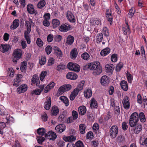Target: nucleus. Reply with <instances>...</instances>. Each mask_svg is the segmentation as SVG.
<instances>
[{"label": "nucleus", "instance_id": "obj_19", "mask_svg": "<svg viewBox=\"0 0 147 147\" xmlns=\"http://www.w3.org/2000/svg\"><path fill=\"white\" fill-rule=\"evenodd\" d=\"M114 65L111 64L107 65L105 66L106 72L107 73L112 74L114 69Z\"/></svg>", "mask_w": 147, "mask_h": 147}, {"label": "nucleus", "instance_id": "obj_57", "mask_svg": "<svg viewBox=\"0 0 147 147\" xmlns=\"http://www.w3.org/2000/svg\"><path fill=\"white\" fill-rule=\"evenodd\" d=\"M52 50V48L51 46L48 45L45 48V51L47 55L50 54Z\"/></svg>", "mask_w": 147, "mask_h": 147}, {"label": "nucleus", "instance_id": "obj_13", "mask_svg": "<svg viewBox=\"0 0 147 147\" xmlns=\"http://www.w3.org/2000/svg\"><path fill=\"white\" fill-rule=\"evenodd\" d=\"M125 23L126 24L123 25V34L126 35L128 32L130 34L131 32L127 21L125 20Z\"/></svg>", "mask_w": 147, "mask_h": 147}, {"label": "nucleus", "instance_id": "obj_31", "mask_svg": "<svg viewBox=\"0 0 147 147\" xmlns=\"http://www.w3.org/2000/svg\"><path fill=\"white\" fill-rule=\"evenodd\" d=\"M92 94V90L89 89L85 90L84 92V95L85 97L89 98L91 97Z\"/></svg>", "mask_w": 147, "mask_h": 147}, {"label": "nucleus", "instance_id": "obj_24", "mask_svg": "<svg viewBox=\"0 0 147 147\" xmlns=\"http://www.w3.org/2000/svg\"><path fill=\"white\" fill-rule=\"evenodd\" d=\"M97 101L94 98H92L90 100V107L91 108H96L98 107Z\"/></svg>", "mask_w": 147, "mask_h": 147}, {"label": "nucleus", "instance_id": "obj_60", "mask_svg": "<svg viewBox=\"0 0 147 147\" xmlns=\"http://www.w3.org/2000/svg\"><path fill=\"white\" fill-rule=\"evenodd\" d=\"M55 59L52 57H50L48 60L47 65L51 66L54 63Z\"/></svg>", "mask_w": 147, "mask_h": 147}, {"label": "nucleus", "instance_id": "obj_27", "mask_svg": "<svg viewBox=\"0 0 147 147\" xmlns=\"http://www.w3.org/2000/svg\"><path fill=\"white\" fill-rule=\"evenodd\" d=\"M51 99L50 97L47 99L44 103V108L47 110H49L51 107Z\"/></svg>", "mask_w": 147, "mask_h": 147}, {"label": "nucleus", "instance_id": "obj_48", "mask_svg": "<svg viewBox=\"0 0 147 147\" xmlns=\"http://www.w3.org/2000/svg\"><path fill=\"white\" fill-rule=\"evenodd\" d=\"M42 92V90L39 89H36L33 90L31 92V94L32 96H33L34 94L36 95H39Z\"/></svg>", "mask_w": 147, "mask_h": 147}, {"label": "nucleus", "instance_id": "obj_43", "mask_svg": "<svg viewBox=\"0 0 147 147\" xmlns=\"http://www.w3.org/2000/svg\"><path fill=\"white\" fill-rule=\"evenodd\" d=\"M103 38V34L102 33L98 34L96 36V42L97 43L101 42Z\"/></svg>", "mask_w": 147, "mask_h": 147}, {"label": "nucleus", "instance_id": "obj_17", "mask_svg": "<svg viewBox=\"0 0 147 147\" xmlns=\"http://www.w3.org/2000/svg\"><path fill=\"white\" fill-rule=\"evenodd\" d=\"M66 127V126L64 124H60L56 126L55 129L57 132L61 133L65 130Z\"/></svg>", "mask_w": 147, "mask_h": 147}, {"label": "nucleus", "instance_id": "obj_28", "mask_svg": "<svg viewBox=\"0 0 147 147\" xmlns=\"http://www.w3.org/2000/svg\"><path fill=\"white\" fill-rule=\"evenodd\" d=\"M79 114L81 115H83L85 114L86 111V107L82 106L78 108Z\"/></svg>", "mask_w": 147, "mask_h": 147}, {"label": "nucleus", "instance_id": "obj_16", "mask_svg": "<svg viewBox=\"0 0 147 147\" xmlns=\"http://www.w3.org/2000/svg\"><path fill=\"white\" fill-rule=\"evenodd\" d=\"M27 9L28 12L30 14H35L36 15L38 13L37 11L34 9V6L32 4L28 5L27 6Z\"/></svg>", "mask_w": 147, "mask_h": 147}, {"label": "nucleus", "instance_id": "obj_35", "mask_svg": "<svg viewBox=\"0 0 147 147\" xmlns=\"http://www.w3.org/2000/svg\"><path fill=\"white\" fill-rule=\"evenodd\" d=\"M52 23L53 28H55L58 27L60 24V21L57 19H54L52 20Z\"/></svg>", "mask_w": 147, "mask_h": 147}, {"label": "nucleus", "instance_id": "obj_33", "mask_svg": "<svg viewBox=\"0 0 147 147\" xmlns=\"http://www.w3.org/2000/svg\"><path fill=\"white\" fill-rule=\"evenodd\" d=\"M66 66L62 63L58 64L57 66L56 69L59 71H61L66 68Z\"/></svg>", "mask_w": 147, "mask_h": 147}, {"label": "nucleus", "instance_id": "obj_39", "mask_svg": "<svg viewBox=\"0 0 147 147\" xmlns=\"http://www.w3.org/2000/svg\"><path fill=\"white\" fill-rule=\"evenodd\" d=\"M90 23L94 25H101V24L100 20L98 18H95L92 20H91Z\"/></svg>", "mask_w": 147, "mask_h": 147}, {"label": "nucleus", "instance_id": "obj_9", "mask_svg": "<svg viewBox=\"0 0 147 147\" xmlns=\"http://www.w3.org/2000/svg\"><path fill=\"white\" fill-rule=\"evenodd\" d=\"M66 16L67 20L70 22L74 23L76 22L75 17L71 11H68L66 13Z\"/></svg>", "mask_w": 147, "mask_h": 147}, {"label": "nucleus", "instance_id": "obj_51", "mask_svg": "<svg viewBox=\"0 0 147 147\" xmlns=\"http://www.w3.org/2000/svg\"><path fill=\"white\" fill-rule=\"evenodd\" d=\"M36 43L39 47H41L43 46V42L40 38H37L36 41Z\"/></svg>", "mask_w": 147, "mask_h": 147}, {"label": "nucleus", "instance_id": "obj_52", "mask_svg": "<svg viewBox=\"0 0 147 147\" xmlns=\"http://www.w3.org/2000/svg\"><path fill=\"white\" fill-rule=\"evenodd\" d=\"M102 33V34H104L105 36L107 37L109 36V30L106 27H105L103 28Z\"/></svg>", "mask_w": 147, "mask_h": 147}, {"label": "nucleus", "instance_id": "obj_20", "mask_svg": "<svg viewBox=\"0 0 147 147\" xmlns=\"http://www.w3.org/2000/svg\"><path fill=\"white\" fill-rule=\"evenodd\" d=\"M19 21L17 19H15L10 26L11 30H13L18 28L19 25Z\"/></svg>", "mask_w": 147, "mask_h": 147}, {"label": "nucleus", "instance_id": "obj_46", "mask_svg": "<svg viewBox=\"0 0 147 147\" xmlns=\"http://www.w3.org/2000/svg\"><path fill=\"white\" fill-rule=\"evenodd\" d=\"M81 57L84 59L88 60L89 59L90 55L88 53L85 52L82 54Z\"/></svg>", "mask_w": 147, "mask_h": 147}, {"label": "nucleus", "instance_id": "obj_6", "mask_svg": "<svg viewBox=\"0 0 147 147\" xmlns=\"http://www.w3.org/2000/svg\"><path fill=\"white\" fill-rule=\"evenodd\" d=\"M22 51L21 49H18L14 50L13 55L14 57L13 61L17 62L16 60L20 59L22 56Z\"/></svg>", "mask_w": 147, "mask_h": 147}, {"label": "nucleus", "instance_id": "obj_54", "mask_svg": "<svg viewBox=\"0 0 147 147\" xmlns=\"http://www.w3.org/2000/svg\"><path fill=\"white\" fill-rule=\"evenodd\" d=\"M123 64L122 62L119 63L116 66V71L117 72L120 71L121 69L123 67Z\"/></svg>", "mask_w": 147, "mask_h": 147}, {"label": "nucleus", "instance_id": "obj_1", "mask_svg": "<svg viewBox=\"0 0 147 147\" xmlns=\"http://www.w3.org/2000/svg\"><path fill=\"white\" fill-rule=\"evenodd\" d=\"M87 67L91 70L94 71L93 74L95 76L99 75L102 71V68L100 65V63L98 61L88 63Z\"/></svg>", "mask_w": 147, "mask_h": 147}, {"label": "nucleus", "instance_id": "obj_18", "mask_svg": "<svg viewBox=\"0 0 147 147\" xmlns=\"http://www.w3.org/2000/svg\"><path fill=\"white\" fill-rule=\"evenodd\" d=\"M78 77L77 74L72 72L68 73L66 75V78L71 80H75L77 79Z\"/></svg>", "mask_w": 147, "mask_h": 147}, {"label": "nucleus", "instance_id": "obj_36", "mask_svg": "<svg viewBox=\"0 0 147 147\" xmlns=\"http://www.w3.org/2000/svg\"><path fill=\"white\" fill-rule=\"evenodd\" d=\"M25 26L27 30L25 31L24 32H27L28 33H30L31 30V24L29 21H26Z\"/></svg>", "mask_w": 147, "mask_h": 147}, {"label": "nucleus", "instance_id": "obj_7", "mask_svg": "<svg viewBox=\"0 0 147 147\" xmlns=\"http://www.w3.org/2000/svg\"><path fill=\"white\" fill-rule=\"evenodd\" d=\"M72 88L71 86L69 84H64L60 87L58 89L59 92V94H62L65 92L68 91L70 90Z\"/></svg>", "mask_w": 147, "mask_h": 147}, {"label": "nucleus", "instance_id": "obj_58", "mask_svg": "<svg viewBox=\"0 0 147 147\" xmlns=\"http://www.w3.org/2000/svg\"><path fill=\"white\" fill-rule=\"evenodd\" d=\"M55 52L57 54V57L60 58L62 56V53L61 51L58 48L55 51Z\"/></svg>", "mask_w": 147, "mask_h": 147}, {"label": "nucleus", "instance_id": "obj_44", "mask_svg": "<svg viewBox=\"0 0 147 147\" xmlns=\"http://www.w3.org/2000/svg\"><path fill=\"white\" fill-rule=\"evenodd\" d=\"M46 2L45 0H41L37 4V7L40 9L42 8L45 5Z\"/></svg>", "mask_w": 147, "mask_h": 147}, {"label": "nucleus", "instance_id": "obj_42", "mask_svg": "<svg viewBox=\"0 0 147 147\" xmlns=\"http://www.w3.org/2000/svg\"><path fill=\"white\" fill-rule=\"evenodd\" d=\"M30 33H28L27 32H24V37L27 41L28 44H29L31 42V38L29 35Z\"/></svg>", "mask_w": 147, "mask_h": 147}, {"label": "nucleus", "instance_id": "obj_4", "mask_svg": "<svg viewBox=\"0 0 147 147\" xmlns=\"http://www.w3.org/2000/svg\"><path fill=\"white\" fill-rule=\"evenodd\" d=\"M118 127L115 125H113L109 130L110 136L111 138H114L117 136L118 133Z\"/></svg>", "mask_w": 147, "mask_h": 147}, {"label": "nucleus", "instance_id": "obj_59", "mask_svg": "<svg viewBox=\"0 0 147 147\" xmlns=\"http://www.w3.org/2000/svg\"><path fill=\"white\" fill-rule=\"evenodd\" d=\"M117 60V55L116 54H112L111 57V60L113 62H115Z\"/></svg>", "mask_w": 147, "mask_h": 147}, {"label": "nucleus", "instance_id": "obj_3", "mask_svg": "<svg viewBox=\"0 0 147 147\" xmlns=\"http://www.w3.org/2000/svg\"><path fill=\"white\" fill-rule=\"evenodd\" d=\"M139 121V115L137 113L135 112L132 113L130 117L129 124L131 127H134Z\"/></svg>", "mask_w": 147, "mask_h": 147}, {"label": "nucleus", "instance_id": "obj_26", "mask_svg": "<svg viewBox=\"0 0 147 147\" xmlns=\"http://www.w3.org/2000/svg\"><path fill=\"white\" fill-rule=\"evenodd\" d=\"M59 99L67 107L69 104V101L68 98L65 96H61L59 97Z\"/></svg>", "mask_w": 147, "mask_h": 147}, {"label": "nucleus", "instance_id": "obj_49", "mask_svg": "<svg viewBox=\"0 0 147 147\" xmlns=\"http://www.w3.org/2000/svg\"><path fill=\"white\" fill-rule=\"evenodd\" d=\"M107 15L106 17L107 19V21L111 25L113 23V16L112 14H109H109H107Z\"/></svg>", "mask_w": 147, "mask_h": 147}, {"label": "nucleus", "instance_id": "obj_14", "mask_svg": "<svg viewBox=\"0 0 147 147\" xmlns=\"http://www.w3.org/2000/svg\"><path fill=\"white\" fill-rule=\"evenodd\" d=\"M27 89V86L25 84H22L17 89V92L19 94L25 92Z\"/></svg>", "mask_w": 147, "mask_h": 147}, {"label": "nucleus", "instance_id": "obj_63", "mask_svg": "<svg viewBox=\"0 0 147 147\" xmlns=\"http://www.w3.org/2000/svg\"><path fill=\"white\" fill-rule=\"evenodd\" d=\"M128 127L126 122L124 121L122 123V127L123 130L126 131L128 128Z\"/></svg>", "mask_w": 147, "mask_h": 147}, {"label": "nucleus", "instance_id": "obj_22", "mask_svg": "<svg viewBox=\"0 0 147 147\" xmlns=\"http://www.w3.org/2000/svg\"><path fill=\"white\" fill-rule=\"evenodd\" d=\"M55 85V84L54 82H52L48 84L45 88L44 92L47 93L48 92L50 89L53 88Z\"/></svg>", "mask_w": 147, "mask_h": 147}, {"label": "nucleus", "instance_id": "obj_25", "mask_svg": "<svg viewBox=\"0 0 147 147\" xmlns=\"http://www.w3.org/2000/svg\"><path fill=\"white\" fill-rule=\"evenodd\" d=\"M74 40V37L70 35H69L67 38L66 44L67 45H71L73 43Z\"/></svg>", "mask_w": 147, "mask_h": 147}, {"label": "nucleus", "instance_id": "obj_30", "mask_svg": "<svg viewBox=\"0 0 147 147\" xmlns=\"http://www.w3.org/2000/svg\"><path fill=\"white\" fill-rule=\"evenodd\" d=\"M135 126V127L133 129L134 132L135 134H138L142 131V125L141 124H140Z\"/></svg>", "mask_w": 147, "mask_h": 147}, {"label": "nucleus", "instance_id": "obj_15", "mask_svg": "<svg viewBox=\"0 0 147 147\" xmlns=\"http://www.w3.org/2000/svg\"><path fill=\"white\" fill-rule=\"evenodd\" d=\"M110 81L109 78L106 76H103L100 79V83L103 86L107 85Z\"/></svg>", "mask_w": 147, "mask_h": 147}, {"label": "nucleus", "instance_id": "obj_40", "mask_svg": "<svg viewBox=\"0 0 147 147\" xmlns=\"http://www.w3.org/2000/svg\"><path fill=\"white\" fill-rule=\"evenodd\" d=\"M86 126L85 124L81 123L79 125V130L80 133L84 134L85 132Z\"/></svg>", "mask_w": 147, "mask_h": 147}, {"label": "nucleus", "instance_id": "obj_23", "mask_svg": "<svg viewBox=\"0 0 147 147\" xmlns=\"http://www.w3.org/2000/svg\"><path fill=\"white\" fill-rule=\"evenodd\" d=\"M111 49L108 47H106L100 52V55L102 56H105L108 55L110 52Z\"/></svg>", "mask_w": 147, "mask_h": 147}, {"label": "nucleus", "instance_id": "obj_47", "mask_svg": "<svg viewBox=\"0 0 147 147\" xmlns=\"http://www.w3.org/2000/svg\"><path fill=\"white\" fill-rule=\"evenodd\" d=\"M140 144L147 146V138L145 139L142 137H140Z\"/></svg>", "mask_w": 147, "mask_h": 147}, {"label": "nucleus", "instance_id": "obj_56", "mask_svg": "<svg viewBox=\"0 0 147 147\" xmlns=\"http://www.w3.org/2000/svg\"><path fill=\"white\" fill-rule=\"evenodd\" d=\"M134 9V8L132 7L129 9L128 16L130 18H131L134 15L135 12V11L133 10V9Z\"/></svg>", "mask_w": 147, "mask_h": 147}, {"label": "nucleus", "instance_id": "obj_34", "mask_svg": "<svg viewBox=\"0 0 147 147\" xmlns=\"http://www.w3.org/2000/svg\"><path fill=\"white\" fill-rule=\"evenodd\" d=\"M51 112L53 115L55 116L57 115L59 113L58 107L55 106H53L52 108Z\"/></svg>", "mask_w": 147, "mask_h": 147}, {"label": "nucleus", "instance_id": "obj_29", "mask_svg": "<svg viewBox=\"0 0 147 147\" xmlns=\"http://www.w3.org/2000/svg\"><path fill=\"white\" fill-rule=\"evenodd\" d=\"M120 85L121 88L125 91H127L128 88L127 82L125 80L122 81L120 83Z\"/></svg>", "mask_w": 147, "mask_h": 147}, {"label": "nucleus", "instance_id": "obj_61", "mask_svg": "<svg viewBox=\"0 0 147 147\" xmlns=\"http://www.w3.org/2000/svg\"><path fill=\"white\" fill-rule=\"evenodd\" d=\"M72 118L74 119V120H75L77 119L78 117V112L74 110H73L72 113Z\"/></svg>", "mask_w": 147, "mask_h": 147}, {"label": "nucleus", "instance_id": "obj_8", "mask_svg": "<svg viewBox=\"0 0 147 147\" xmlns=\"http://www.w3.org/2000/svg\"><path fill=\"white\" fill-rule=\"evenodd\" d=\"M71 28L70 25L67 23L62 24L59 27V30L62 32H66L70 30Z\"/></svg>", "mask_w": 147, "mask_h": 147}, {"label": "nucleus", "instance_id": "obj_53", "mask_svg": "<svg viewBox=\"0 0 147 147\" xmlns=\"http://www.w3.org/2000/svg\"><path fill=\"white\" fill-rule=\"evenodd\" d=\"M47 72L45 71H43L42 72L40 75V78L41 81H42L45 77L47 76Z\"/></svg>", "mask_w": 147, "mask_h": 147}, {"label": "nucleus", "instance_id": "obj_12", "mask_svg": "<svg viewBox=\"0 0 147 147\" xmlns=\"http://www.w3.org/2000/svg\"><path fill=\"white\" fill-rule=\"evenodd\" d=\"M31 85H36L37 86H39L40 84V80L38 76L37 75H34L31 79Z\"/></svg>", "mask_w": 147, "mask_h": 147}, {"label": "nucleus", "instance_id": "obj_21", "mask_svg": "<svg viewBox=\"0 0 147 147\" xmlns=\"http://www.w3.org/2000/svg\"><path fill=\"white\" fill-rule=\"evenodd\" d=\"M10 47L8 45L1 44L0 46V51L3 53L6 52L8 51Z\"/></svg>", "mask_w": 147, "mask_h": 147}, {"label": "nucleus", "instance_id": "obj_37", "mask_svg": "<svg viewBox=\"0 0 147 147\" xmlns=\"http://www.w3.org/2000/svg\"><path fill=\"white\" fill-rule=\"evenodd\" d=\"M27 64V62L24 61L23 62H22L20 69L21 71L22 72H25L26 69V65Z\"/></svg>", "mask_w": 147, "mask_h": 147}, {"label": "nucleus", "instance_id": "obj_10", "mask_svg": "<svg viewBox=\"0 0 147 147\" xmlns=\"http://www.w3.org/2000/svg\"><path fill=\"white\" fill-rule=\"evenodd\" d=\"M129 98L127 96H124L123 100L122 103L123 107L125 109L127 110L130 108V102Z\"/></svg>", "mask_w": 147, "mask_h": 147}, {"label": "nucleus", "instance_id": "obj_2", "mask_svg": "<svg viewBox=\"0 0 147 147\" xmlns=\"http://www.w3.org/2000/svg\"><path fill=\"white\" fill-rule=\"evenodd\" d=\"M85 83L84 81H81L79 83L77 87L73 90L69 96V98L71 100H73L78 95L79 92L82 90Z\"/></svg>", "mask_w": 147, "mask_h": 147}, {"label": "nucleus", "instance_id": "obj_5", "mask_svg": "<svg viewBox=\"0 0 147 147\" xmlns=\"http://www.w3.org/2000/svg\"><path fill=\"white\" fill-rule=\"evenodd\" d=\"M67 68L70 70L78 72L80 70V66L76 63L71 62L69 63L67 65Z\"/></svg>", "mask_w": 147, "mask_h": 147}, {"label": "nucleus", "instance_id": "obj_50", "mask_svg": "<svg viewBox=\"0 0 147 147\" xmlns=\"http://www.w3.org/2000/svg\"><path fill=\"white\" fill-rule=\"evenodd\" d=\"M8 75L10 77H13L14 74V71L12 68L10 67L8 68L7 71Z\"/></svg>", "mask_w": 147, "mask_h": 147}, {"label": "nucleus", "instance_id": "obj_62", "mask_svg": "<svg viewBox=\"0 0 147 147\" xmlns=\"http://www.w3.org/2000/svg\"><path fill=\"white\" fill-rule=\"evenodd\" d=\"M75 145L76 147H84V144L80 140H78L75 143Z\"/></svg>", "mask_w": 147, "mask_h": 147}, {"label": "nucleus", "instance_id": "obj_11", "mask_svg": "<svg viewBox=\"0 0 147 147\" xmlns=\"http://www.w3.org/2000/svg\"><path fill=\"white\" fill-rule=\"evenodd\" d=\"M45 138H48L50 140H54L56 138L57 135L55 132L51 131L48 132L47 134H45Z\"/></svg>", "mask_w": 147, "mask_h": 147}, {"label": "nucleus", "instance_id": "obj_45", "mask_svg": "<svg viewBox=\"0 0 147 147\" xmlns=\"http://www.w3.org/2000/svg\"><path fill=\"white\" fill-rule=\"evenodd\" d=\"M36 132L38 135L43 136L46 132V130L44 128H40L37 129Z\"/></svg>", "mask_w": 147, "mask_h": 147}, {"label": "nucleus", "instance_id": "obj_41", "mask_svg": "<svg viewBox=\"0 0 147 147\" xmlns=\"http://www.w3.org/2000/svg\"><path fill=\"white\" fill-rule=\"evenodd\" d=\"M139 118L140 121L144 123L146 121L145 116L144 113L142 112H141L139 113Z\"/></svg>", "mask_w": 147, "mask_h": 147}, {"label": "nucleus", "instance_id": "obj_32", "mask_svg": "<svg viewBox=\"0 0 147 147\" xmlns=\"http://www.w3.org/2000/svg\"><path fill=\"white\" fill-rule=\"evenodd\" d=\"M78 54L77 49H73L70 52L71 58L73 59H75L77 57Z\"/></svg>", "mask_w": 147, "mask_h": 147}, {"label": "nucleus", "instance_id": "obj_64", "mask_svg": "<svg viewBox=\"0 0 147 147\" xmlns=\"http://www.w3.org/2000/svg\"><path fill=\"white\" fill-rule=\"evenodd\" d=\"M47 41L48 42H50L52 41L53 39V36L52 34H50L47 36Z\"/></svg>", "mask_w": 147, "mask_h": 147}, {"label": "nucleus", "instance_id": "obj_38", "mask_svg": "<svg viewBox=\"0 0 147 147\" xmlns=\"http://www.w3.org/2000/svg\"><path fill=\"white\" fill-rule=\"evenodd\" d=\"M46 61V58L45 56H42L39 58V63L41 65L45 64Z\"/></svg>", "mask_w": 147, "mask_h": 147}, {"label": "nucleus", "instance_id": "obj_55", "mask_svg": "<svg viewBox=\"0 0 147 147\" xmlns=\"http://www.w3.org/2000/svg\"><path fill=\"white\" fill-rule=\"evenodd\" d=\"M14 82L13 84V86H15L16 87H18L21 84V79H15L14 80Z\"/></svg>", "mask_w": 147, "mask_h": 147}]
</instances>
